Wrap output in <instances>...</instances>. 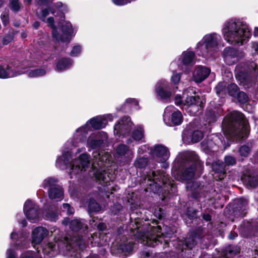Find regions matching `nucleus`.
Wrapping results in <instances>:
<instances>
[{"mask_svg":"<svg viewBox=\"0 0 258 258\" xmlns=\"http://www.w3.org/2000/svg\"><path fill=\"white\" fill-rule=\"evenodd\" d=\"M251 151V148L248 145H243L241 146L238 149V152L242 158L239 160L242 161L244 158H247L250 154Z\"/></svg>","mask_w":258,"mask_h":258,"instance_id":"ea45409f","label":"nucleus"},{"mask_svg":"<svg viewBox=\"0 0 258 258\" xmlns=\"http://www.w3.org/2000/svg\"><path fill=\"white\" fill-rule=\"evenodd\" d=\"M214 211L212 209L207 208L201 213V216L202 221L204 220L206 222H211L212 220V215Z\"/></svg>","mask_w":258,"mask_h":258,"instance_id":"09e8293b","label":"nucleus"},{"mask_svg":"<svg viewBox=\"0 0 258 258\" xmlns=\"http://www.w3.org/2000/svg\"><path fill=\"white\" fill-rule=\"evenodd\" d=\"M118 124V130L117 134H119L120 136L123 137L130 136L133 124L131 121V117L128 116H123L120 119Z\"/></svg>","mask_w":258,"mask_h":258,"instance_id":"4468645a","label":"nucleus"},{"mask_svg":"<svg viewBox=\"0 0 258 258\" xmlns=\"http://www.w3.org/2000/svg\"><path fill=\"white\" fill-rule=\"evenodd\" d=\"M81 52V46L79 45L74 46L71 51L70 55L71 56H76Z\"/></svg>","mask_w":258,"mask_h":258,"instance_id":"680f3d73","label":"nucleus"},{"mask_svg":"<svg viewBox=\"0 0 258 258\" xmlns=\"http://www.w3.org/2000/svg\"><path fill=\"white\" fill-rule=\"evenodd\" d=\"M48 197L49 199L61 200L63 197V190L59 186L49 188L48 190Z\"/></svg>","mask_w":258,"mask_h":258,"instance_id":"bb28decb","label":"nucleus"},{"mask_svg":"<svg viewBox=\"0 0 258 258\" xmlns=\"http://www.w3.org/2000/svg\"><path fill=\"white\" fill-rule=\"evenodd\" d=\"M150 152L153 157L159 163H164L170 155L168 149L161 144L156 145L151 149Z\"/></svg>","mask_w":258,"mask_h":258,"instance_id":"f8f14e48","label":"nucleus"},{"mask_svg":"<svg viewBox=\"0 0 258 258\" xmlns=\"http://www.w3.org/2000/svg\"><path fill=\"white\" fill-rule=\"evenodd\" d=\"M16 32H17L14 29L10 27L9 29L8 33L3 36L2 40L3 45H7L12 42L14 39Z\"/></svg>","mask_w":258,"mask_h":258,"instance_id":"e433bc0d","label":"nucleus"},{"mask_svg":"<svg viewBox=\"0 0 258 258\" xmlns=\"http://www.w3.org/2000/svg\"><path fill=\"white\" fill-rule=\"evenodd\" d=\"M181 76L179 74H176L171 77V81L175 85L177 84L180 81Z\"/></svg>","mask_w":258,"mask_h":258,"instance_id":"69168bd1","label":"nucleus"},{"mask_svg":"<svg viewBox=\"0 0 258 258\" xmlns=\"http://www.w3.org/2000/svg\"><path fill=\"white\" fill-rule=\"evenodd\" d=\"M83 228V223L78 219L72 220L71 221L70 228L74 232H78Z\"/></svg>","mask_w":258,"mask_h":258,"instance_id":"de8ad7c7","label":"nucleus"},{"mask_svg":"<svg viewBox=\"0 0 258 258\" xmlns=\"http://www.w3.org/2000/svg\"><path fill=\"white\" fill-rule=\"evenodd\" d=\"M133 103L135 105H139L138 102L135 99L127 98L119 108H116L117 111L121 112L123 113H129L131 111L132 108L130 104Z\"/></svg>","mask_w":258,"mask_h":258,"instance_id":"c85d7f7f","label":"nucleus"},{"mask_svg":"<svg viewBox=\"0 0 258 258\" xmlns=\"http://www.w3.org/2000/svg\"><path fill=\"white\" fill-rule=\"evenodd\" d=\"M238 56V51L231 47H226L223 52V56L225 59L234 58Z\"/></svg>","mask_w":258,"mask_h":258,"instance_id":"c9c22d12","label":"nucleus"},{"mask_svg":"<svg viewBox=\"0 0 258 258\" xmlns=\"http://www.w3.org/2000/svg\"><path fill=\"white\" fill-rule=\"evenodd\" d=\"M87 143L89 147L93 149L100 147L103 144V140L101 139H93L90 136L87 140Z\"/></svg>","mask_w":258,"mask_h":258,"instance_id":"a19ab883","label":"nucleus"},{"mask_svg":"<svg viewBox=\"0 0 258 258\" xmlns=\"http://www.w3.org/2000/svg\"><path fill=\"white\" fill-rule=\"evenodd\" d=\"M148 163V158L142 157L137 159L135 162V165L138 168L143 169L146 167Z\"/></svg>","mask_w":258,"mask_h":258,"instance_id":"864d4df0","label":"nucleus"},{"mask_svg":"<svg viewBox=\"0 0 258 258\" xmlns=\"http://www.w3.org/2000/svg\"><path fill=\"white\" fill-rule=\"evenodd\" d=\"M247 123V120L243 113L234 110L224 116L222 122V127L226 134L234 136L243 129Z\"/></svg>","mask_w":258,"mask_h":258,"instance_id":"39448f33","label":"nucleus"},{"mask_svg":"<svg viewBox=\"0 0 258 258\" xmlns=\"http://www.w3.org/2000/svg\"><path fill=\"white\" fill-rule=\"evenodd\" d=\"M233 100L236 103H238L241 106L248 103L249 100V98L247 93L240 90L238 93L236 94V95L234 97Z\"/></svg>","mask_w":258,"mask_h":258,"instance_id":"72a5a7b5","label":"nucleus"},{"mask_svg":"<svg viewBox=\"0 0 258 258\" xmlns=\"http://www.w3.org/2000/svg\"><path fill=\"white\" fill-rule=\"evenodd\" d=\"M89 155L87 153H83L79 156L80 164L83 168H86L89 166Z\"/></svg>","mask_w":258,"mask_h":258,"instance_id":"8fccbe9b","label":"nucleus"},{"mask_svg":"<svg viewBox=\"0 0 258 258\" xmlns=\"http://www.w3.org/2000/svg\"><path fill=\"white\" fill-rule=\"evenodd\" d=\"M238 252V251L236 248L229 246L225 249L221 255L217 258H233L234 256L236 255Z\"/></svg>","mask_w":258,"mask_h":258,"instance_id":"4c0bfd02","label":"nucleus"},{"mask_svg":"<svg viewBox=\"0 0 258 258\" xmlns=\"http://www.w3.org/2000/svg\"><path fill=\"white\" fill-rule=\"evenodd\" d=\"M222 32L225 39L229 43L237 46L246 43L251 35V30L246 22L237 19L227 21Z\"/></svg>","mask_w":258,"mask_h":258,"instance_id":"f03ea898","label":"nucleus"},{"mask_svg":"<svg viewBox=\"0 0 258 258\" xmlns=\"http://www.w3.org/2000/svg\"><path fill=\"white\" fill-rule=\"evenodd\" d=\"M183 116L181 112L177 110L173 111L170 117V126H176L181 124L183 122Z\"/></svg>","mask_w":258,"mask_h":258,"instance_id":"7c9ffc66","label":"nucleus"},{"mask_svg":"<svg viewBox=\"0 0 258 258\" xmlns=\"http://www.w3.org/2000/svg\"><path fill=\"white\" fill-rule=\"evenodd\" d=\"M113 3L116 6H124L130 3L128 0H112Z\"/></svg>","mask_w":258,"mask_h":258,"instance_id":"0e129e2a","label":"nucleus"},{"mask_svg":"<svg viewBox=\"0 0 258 258\" xmlns=\"http://www.w3.org/2000/svg\"><path fill=\"white\" fill-rule=\"evenodd\" d=\"M63 208L67 210V214L68 216L72 215L74 213V209L69 204L64 203L63 204Z\"/></svg>","mask_w":258,"mask_h":258,"instance_id":"e2e57ef3","label":"nucleus"},{"mask_svg":"<svg viewBox=\"0 0 258 258\" xmlns=\"http://www.w3.org/2000/svg\"><path fill=\"white\" fill-rule=\"evenodd\" d=\"M142 221L139 218H135L134 221H133L132 217H130V226L132 231L140 229L142 225Z\"/></svg>","mask_w":258,"mask_h":258,"instance_id":"3c124183","label":"nucleus"},{"mask_svg":"<svg viewBox=\"0 0 258 258\" xmlns=\"http://www.w3.org/2000/svg\"><path fill=\"white\" fill-rule=\"evenodd\" d=\"M134 244L135 243L133 241L119 244L117 247V252L120 254L119 256L125 258L132 255L134 252Z\"/></svg>","mask_w":258,"mask_h":258,"instance_id":"a211bd4d","label":"nucleus"},{"mask_svg":"<svg viewBox=\"0 0 258 258\" xmlns=\"http://www.w3.org/2000/svg\"><path fill=\"white\" fill-rule=\"evenodd\" d=\"M128 147L124 144L119 145L116 148V153L119 156L125 155L128 151Z\"/></svg>","mask_w":258,"mask_h":258,"instance_id":"4d7b16f0","label":"nucleus"},{"mask_svg":"<svg viewBox=\"0 0 258 258\" xmlns=\"http://www.w3.org/2000/svg\"><path fill=\"white\" fill-rule=\"evenodd\" d=\"M204 169L203 163L199 159L193 160L191 157H185L177 160L171 169L172 175L175 178L188 180L195 175L197 171L201 174Z\"/></svg>","mask_w":258,"mask_h":258,"instance_id":"20e7f679","label":"nucleus"},{"mask_svg":"<svg viewBox=\"0 0 258 258\" xmlns=\"http://www.w3.org/2000/svg\"><path fill=\"white\" fill-rule=\"evenodd\" d=\"M12 71L11 67L9 65L6 66V68H5L3 66L0 64V78L1 79H7L10 78V72Z\"/></svg>","mask_w":258,"mask_h":258,"instance_id":"49530a36","label":"nucleus"},{"mask_svg":"<svg viewBox=\"0 0 258 258\" xmlns=\"http://www.w3.org/2000/svg\"><path fill=\"white\" fill-rule=\"evenodd\" d=\"M144 130L142 127L135 129L132 134V138L136 141H142L144 138Z\"/></svg>","mask_w":258,"mask_h":258,"instance_id":"c03bdc74","label":"nucleus"},{"mask_svg":"<svg viewBox=\"0 0 258 258\" xmlns=\"http://www.w3.org/2000/svg\"><path fill=\"white\" fill-rule=\"evenodd\" d=\"M219 114L216 108H207L205 112L204 119L206 122L210 124L217 120Z\"/></svg>","mask_w":258,"mask_h":258,"instance_id":"393cba45","label":"nucleus"},{"mask_svg":"<svg viewBox=\"0 0 258 258\" xmlns=\"http://www.w3.org/2000/svg\"><path fill=\"white\" fill-rule=\"evenodd\" d=\"M211 70L209 68L203 66L198 67L195 70L194 77L196 82L200 83L209 76Z\"/></svg>","mask_w":258,"mask_h":258,"instance_id":"aec40b11","label":"nucleus"},{"mask_svg":"<svg viewBox=\"0 0 258 258\" xmlns=\"http://www.w3.org/2000/svg\"><path fill=\"white\" fill-rule=\"evenodd\" d=\"M24 212L29 221L36 220L39 219L40 209L37 205L33 203L31 200H27L24 205Z\"/></svg>","mask_w":258,"mask_h":258,"instance_id":"ddd939ff","label":"nucleus"},{"mask_svg":"<svg viewBox=\"0 0 258 258\" xmlns=\"http://www.w3.org/2000/svg\"><path fill=\"white\" fill-rule=\"evenodd\" d=\"M248 202L244 198L234 200L229 203L225 209V212L231 218H238L244 217L248 208Z\"/></svg>","mask_w":258,"mask_h":258,"instance_id":"6e6552de","label":"nucleus"},{"mask_svg":"<svg viewBox=\"0 0 258 258\" xmlns=\"http://www.w3.org/2000/svg\"><path fill=\"white\" fill-rule=\"evenodd\" d=\"M182 56V63L184 66H191L193 59L195 57V53L192 51L183 52Z\"/></svg>","mask_w":258,"mask_h":258,"instance_id":"f704fd0d","label":"nucleus"},{"mask_svg":"<svg viewBox=\"0 0 258 258\" xmlns=\"http://www.w3.org/2000/svg\"><path fill=\"white\" fill-rule=\"evenodd\" d=\"M46 71L43 69H37L31 71L29 73V76L30 77H37L42 76L46 74Z\"/></svg>","mask_w":258,"mask_h":258,"instance_id":"6e6d98bb","label":"nucleus"},{"mask_svg":"<svg viewBox=\"0 0 258 258\" xmlns=\"http://www.w3.org/2000/svg\"><path fill=\"white\" fill-rule=\"evenodd\" d=\"M258 232V218L244 221L241 227L240 234L245 238H250Z\"/></svg>","mask_w":258,"mask_h":258,"instance_id":"9b49d317","label":"nucleus"},{"mask_svg":"<svg viewBox=\"0 0 258 258\" xmlns=\"http://www.w3.org/2000/svg\"><path fill=\"white\" fill-rule=\"evenodd\" d=\"M201 148L207 154L212 155L218 150V147L211 136H208L201 143Z\"/></svg>","mask_w":258,"mask_h":258,"instance_id":"2eb2a0df","label":"nucleus"},{"mask_svg":"<svg viewBox=\"0 0 258 258\" xmlns=\"http://www.w3.org/2000/svg\"><path fill=\"white\" fill-rule=\"evenodd\" d=\"M94 177L97 182L103 186H107L109 180H107L106 172L104 170H97L94 172Z\"/></svg>","mask_w":258,"mask_h":258,"instance_id":"cd10ccee","label":"nucleus"},{"mask_svg":"<svg viewBox=\"0 0 258 258\" xmlns=\"http://www.w3.org/2000/svg\"><path fill=\"white\" fill-rule=\"evenodd\" d=\"M58 182V179L55 177H48L45 179L43 183V187L46 188L48 187H56L58 186L56 183Z\"/></svg>","mask_w":258,"mask_h":258,"instance_id":"a18cd8bd","label":"nucleus"},{"mask_svg":"<svg viewBox=\"0 0 258 258\" xmlns=\"http://www.w3.org/2000/svg\"><path fill=\"white\" fill-rule=\"evenodd\" d=\"M153 176H148L147 188L154 194H157L162 201L167 202L175 192L176 187L174 181L168 175L157 176L155 171Z\"/></svg>","mask_w":258,"mask_h":258,"instance_id":"7ed1b4c3","label":"nucleus"},{"mask_svg":"<svg viewBox=\"0 0 258 258\" xmlns=\"http://www.w3.org/2000/svg\"><path fill=\"white\" fill-rule=\"evenodd\" d=\"M151 230L153 233L150 235L147 236V245L148 246L154 247L156 246H161L163 249L169 247V242L165 238H170L175 231L174 228L167 225L153 226Z\"/></svg>","mask_w":258,"mask_h":258,"instance_id":"423d86ee","label":"nucleus"},{"mask_svg":"<svg viewBox=\"0 0 258 258\" xmlns=\"http://www.w3.org/2000/svg\"><path fill=\"white\" fill-rule=\"evenodd\" d=\"M7 258H17L15 251L11 248L7 250Z\"/></svg>","mask_w":258,"mask_h":258,"instance_id":"774afa93","label":"nucleus"},{"mask_svg":"<svg viewBox=\"0 0 258 258\" xmlns=\"http://www.w3.org/2000/svg\"><path fill=\"white\" fill-rule=\"evenodd\" d=\"M155 91L158 99L167 102L172 95V85L165 80H159L155 85Z\"/></svg>","mask_w":258,"mask_h":258,"instance_id":"1a4fd4ad","label":"nucleus"},{"mask_svg":"<svg viewBox=\"0 0 258 258\" xmlns=\"http://www.w3.org/2000/svg\"><path fill=\"white\" fill-rule=\"evenodd\" d=\"M22 4L19 0H12L10 2V8L14 13H18L21 8Z\"/></svg>","mask_w":258,"mask_h":258,"instance_id":"5fc2aeb1","label":"nucleus"},{"mask_svg":"<svg viewBox=\"0 0 258 258\" xmlns=\"http://www.w3.org/2000/svg\"><path fill=\"white\" fill-rule=\"evenodd\" d=\"M88 122L94 130H100L105 126L106 120L100 116H96L90 119L86 123V126L88 125Z\"/></svg>","mask_w":258,"mask_h":258,"instance_id":"b1692460","label":"nucleus"},{"mask_svg":"<svg viewBox=\"0 0 258 258\" xmlns=\"http://www.w3.org/2000/svg\"><path fill=\"white\" fill-rule=\"evenodd\" d=\"M235 77L243 86L251 83L258 75L257 66L252 67L245 64L240 63L235 67Z\"/></svg>","mask_w":258,"mask_h":258,"instance_id":"0eeeda50","label":"nucleus"},{"mask_svg":"<svg viewBox=\"0 0 258 258\" xmlns=\"http://www.w3.org/2000/svg\"><path fill=\"white\" fill-rule=\"evenodd\" d=\"M58 26L59 27L61 34H59V35L56 38H54L56 40H59L61 42L69 43L73 38V34L74 30L73 26L70 22L61 21V24L58 21Z\"/></svg>","mask_w":258,"mask_h":258,"instance_id":"9d476101","label":"nucleus"},{"mask_svg":"<svg viewBox=\"0 0 258 258\" xmlns=\"http://www.w3.org/2000/svg\"><path fill=\"white\" fill-rule=\"evenodd\" d=\"M203 44L207 52L216 48L218 45L216 34L213 33L206 35L203 38Z\"/></svg>","mask_w":258,"mask_h":258,"instance_id":"6ab92c4d","label":"nucleus"},{"mask_svg":"<svg viewBox=\"0 0 258 258\" xmlns=\"http://www.w3.org/2000/svg\"><path fill=\"white\" fill-rule=\"evenodd\" d=\"M47 7L48 8L49 13L54 15L56 19L58 21H59L60 24L61 21H63L65 20V14L61 10H57L53 5H49L48 4Z\"/></svg>","mask_w":258,"mask_h":258,"instance_id":"c756f323","label":"nucleus"},{"mask_svg":"<svg viewBox=\"0 0 258 258\" xmlns=\"http://www.w3.org/2000/svg\"><path fill=\"white\" fill-rule=\"evenodd\" d=\"M198 209L189 206L181 215V217L185 220L187 227L198 228L191 231L184 239L178 241V248L181 252H183L184 250H191L199 241H201L203 237V233L201 229L203 222L201 217L198 215Z\"/></svg>","mask_w":258,"mask_h":258,"instance_id":"f257e3e1","label":"nucleus"},{"mask_svg":"<svg viewBox=\"0 0 258 258\" xmlns=\"http://www.w3.org/2000/svg\"><path fill=\"white\" fill-rule=\"evenodd\" d=\"M86 203L87 211L90 215L93 213H98L102 209L101 206L93 198H89Z\"/></svg>","mask_w":258,"mask_h":258,"instance_id":"a878e982","label":"nucleus"},{"mask_svg":"<svg viewBox=\"0 0 258 258\" xmlns=\"http://www.w3.org/2000/svg\"><path fill=\"white\" fill-rule=\"evenodd\" d=\"M45 216L47 220L56 221L58 219V213L57 210H53V207L50 206L46 212Z\"/></svg>","mask_w":258,"mask_h":258,"instance_id":"79ce46f5","label":"nucleus"},{"mask_svg":"<svg viewBox=\"0 0 258 258\" xmlns=\"http://www.w3.org/2000/svg\"><path fill=\"white\" fill-rule=\"evenodd\" d=\"M2 23L4 26H7L10 23L9 15L7 13H3L1 16Z\"/></svg>","mask_w":258,"mask_h":258,"instance_id":"052dcab7","label":"nucleus"},{"mask_svg":"<svg viewBox=\"0 0 258 258\" xmlns=\"http://www.w3.org/2000/svg\"><path fill=\"white\" fill-rule=\"evenodd\" d=\"M49 14V11L48 8H46L42 9L40 13H36V16L42 21L45 22V18Z\"/></svg>","mask_w":258,"mask_h":258,"instance_id":"bf43d9fd","label":"nucleus"},{"mask_svg":"<svg viewBox=\"0 0 258 258\" xmlns=\"http://www.w3.org/2000/svg\"><path fill=\"white\" fill-rule=\"evenodd\" d=\"M204 137L203 132L199 130H187L184 131L183 138L186 139L189 143H196L200 142Z\"/></svg>","mask_w":258,"mask_h":258,"instance_id":"dca6fc26","label":"nucleus"},{"mask_svg":"<svg viewBox=\"0 0 258 258\" xmlns=\"http://www.w3.org/2000/svg\"><path fill=\"white\" fill-rule=\"evenodd\" d=\"M47 25L52 29V36L53 38H56L59 35L56 26L54 24V19L52 17H49L47 19Z\"/></svg>","mask_w":258,"mask_h":258,"instance_id":"37998d69","label":"nucleus"},{"mask_svg":"<svg viewBox=\"0 0 258 258\" xmlns=\"http://www.w3.org/2000/svg\"><path fill=\"white\" fill-rule=\"evenodd\" d=\"M225 165L223 161L217 160L212 163V168L215 173H218L220 175H224L226 174Z\"/></svg>","mask_w":258,"mask_h":258,"instance_id":"2f4dec72","label":"nucleus"},{"mask_svg":"<svg viewBox=\"0 0 258 258\" xmlns=\"http://www.w3.org/2000/svg\"><path fill=\"white\" fill-rule=\"evenodd\" d=\"M239 87L234 83L228 84L227 94L231 97L232 99L236 95V94L240 91Z\"/></svg>","mask_w":258,"mask_h":258,"instance_id":"58836bf2","label":"nucleus"},{"mask_svg":"<svg viewBox=\"0 0 258 258\" xmlns=\"http://www.w3.org/2000/svg\"><path fill=\"white\" fill-rule=\"evenodd\" d=\"M73 62L74 60L70 57H61L57 60L55 70L58 72L67 70L72 66Z\"/></svg>","mask_w":258,"mask_h":258,"instance_id":"412c9836","label":"nucleus"},{"mask_svg":"<svg viewBox=\"0 0 258 258\" xmlns=\"http://www.w3.org/2000/svg\"><path fill=\"white\" fill-rule=\"evenodd\" d=\"M200 186V183L197 181H190L187 183L186 188L192 192L198 190Z\"/></svg>","mask_w":258,"mask_h":258,"instance_id":"13d9d810","label":"nucleus"},{"mask_svg":"<svg viewBox=\"0 0 258 258\" xmlns=\"http://www.w3.org/2000/svg\"><path fill=\"white\" fill-rule=\"evenodd\" d=\"M243 182L246 186L255 188L258 186V175L246 173L241 178Z\"/></svg>","mask_w":258,"mask_h":258,"instance_id":"5701e85b","label":"nucleus"},{"mask_svg":"<svg viewBox=\"0 0 258 258\" xmlns=\"http://www.w3.org/2000/svg\"><path fill=\"white\" fill-rule=\"evenodd\" d=\"M228 84L225 81H221L218 83L215 87L216 93L219 97H223L227 95Z\"/></svg>","mask_w":258,"mask_h":258,"instance_id":"473e14b6","label":"nucleus"},{"mask_svg":"<svg viewBox=\"0 0 258 258\" xmlns=\"http://www.w3.org/2000/svg\"><path fill=\"white\" fill-rule=\"evenodd\" d=\"M48 234V230L45 227L39 226L34 228L32 232V242L40 244Z\"/></svg>","mask_w":258,"mask_h":258,"instance_id":"f3484780","label":"nucleus"},{"mask_svg":"<svg viewBox=\"0 0 258 258\" xmlns=\"http://www.w3.org/2000/svg\"><path fill=\"white\" fill-rule=\"evenodd\" d=\"M97 228L99 231L103 232L107 229V226L105 223L101 222L97 224Z\"/></svg>","mask_w":258,"mask_h":258,"instance_id":"338daca9","label":"nucleus"},{"mask_svg":"<svg viewBox=\"0 0 258 258\" xmlns=\"http://www.w3.org/2000/svg\"><path fill=\"white\" fill-rule=\"evenodd\" d=\"M184 105L191 107H197L198 110L202 109L204 107L199 96H187L184 100Z\"/></svg>","mask_w":258,"mask_h":258,"instance_id":"4be33fe9","label":"nucleus"},{"mask_svg":"<svg viewBox=\"0 0 258 258\" xmlns=\"http://www.w3.org/2000/svg\"><path fill=\"white\" fill-rule=\"evenodd\" d=\"M223 163L226 166H233L236 164V159L232 155H226L224 157Z\"/></svg>","mask_w":258,"mask_h":258,"instance_id":"603ef678","label":"nucleus"}]
</instances>
